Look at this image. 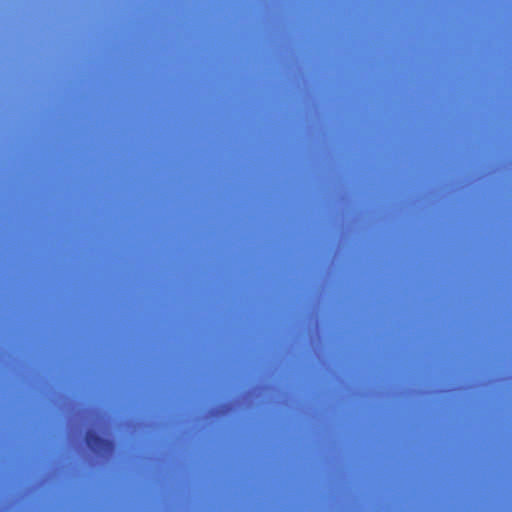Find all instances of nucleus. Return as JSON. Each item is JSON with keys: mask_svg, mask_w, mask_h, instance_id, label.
Listing matches in <instances>:
<instances>
[{"mask_svg": "<svg viewBox=\"0 0 512 512\" xmlns=\"http://www.w3.org/2000/svg\"><path fill=\"white\" fill-rule=\"evenodd\" d=\"M87 446L94 452L108 450L112 447V442L104 439L96 432L89 430L85 435Z\"/></svg>", "mask_w": 512, "mask_h": 512, "instance_id": "obj_1", "label": "nucleus"}]
</instances>
